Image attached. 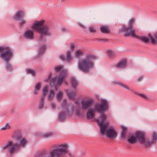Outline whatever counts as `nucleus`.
<instances>
[{
    "mask_svg": "<svg viewBox=\"0 0 157 157\" xmlns=\"http://www.w3.org/2000/svg\"><path fill=\"white\" fill-rule=\"evenodd\" d=\"M12 138L17 141H20L19 144L15 143L13 144L12 141H9L2 147V150L4 151L8 149L10 154L12 155L15 152L18 151L20 150L21 147H24L25 146L28 141L25 138H22V134L20 133H14L12 136Z\"/></svg>",
    "mask_w": 157,
    "mask_h": 157,
    "instance_id": "f257e3e1",
    "label": "nucleus"
},
{
    "mask_svg": "<svg viewBox=\"0 0 157 157\" xmlns=\"http://www.w3.org/2000/svg\"><path fill=\"white\" fill-rule=\"evenodd\" d=\"M107 118V115L105 113H102L96 121L100 127V133L101 135L103 136L106 134L107 137L112 139L117 136V133L115 130L112 127L108 128L105 131L106 128L109 126V123L106 121Z\"/></svg>",
    "mask_w": 157,
    "mask_h": 157,
    "instance_id": "f03ea898",
    "label": "nucleus"
},
{
    "mask_svg": "<svg viewBox=\"0 0 157 157\" xmlns=\"http://www.w3.org/2000/svg\"><path fill=\"white\" fill-rule=\"evenodd\" d=\"M97 59L96 56L93 54L87 55L86 58L79 61L78 63V68L84 72H89L90 70L93 68L94 67L93 60Z\"/></svg>",
    "mask_w": 157,
    "mask_h": 157,
    "instance_id": "7ed1b4c3",
    "label": "nucleus"
},
{
    "mask_svg": "<svg viewBox=\"0 0 157 157\" xmlns=\"http://www.w3.org/2000/svg\"><path fill=\"white\" fill-rule=\"evenodd\" d=\"M44 20L36 21L33 23L32 27L33 29L36 30L37 32L40 33V41L43 42L46 41V38L45 36H49L50 35L49 31V28L48 26H41L44 24Z\"/></svg>",
    "mask_w": 157,
    "mask_h": 157,
    "instance_id": "20e7f679",
    "label": "nucleus"
},
{
    "mask_svg": "<svg viewBox=\"0 0 157 157\" xmlns=\"http://www.w3.org/2000/svg\"><path fill=\"white\" fill-rule=\"evenodd\" d=\"M53 147L54 148L49 151L47 157H63L68 152V145L66 144L54 145Z\"/></svg>",
    "mask_w": 157,
    "mask_h": 157,
    "instance_id": "39448f33",
    "label": "nucleus"
},
{
    "mask_svg": "<svg viewBox=\"0 0 157 157\" xmlns=\"http://www.w3.org/2000/svg\"><path fill=\"white\" fill-rule=\"evenodd\" d=\"M134 21V19H130L128 22V26L126 27L124 25H123L122 28L120 29L119 32V33L124 32V36L125 37H128L130 36L132 37L136 36V30L134 29L133 26Z\"/></svg>",
    "mask_w": 157,
    "mask_h": 157,
    "instance_id": "423d86ee",
    "label": "nucleus"
},
{
    "mask_svg": "<svg viewBox=\"0 0 157 157\" xmlns=\"http://www.w3.org/2000/svg\"><path fill=\"white\" fill-rule=\"evenodd\" d=\"M137 141L144 147H148L152 144V142L150 141L145 137V133L141 131H137L135 133Z\"/></svg>",
    "mask_w": 157,
    "mask_h": 157,
    "instance_id": "0eeeda50",
    "label": "nucleus"
},
{
    "mask_svg": "<svg viewBox=\"0 0 157 157\" xmlns=\"http://www.w3.org/2000/svg\"><path fill=\"white\" fill-rule=\"evenodd\" d=\"M3 50H6V52L1 53L0 55V57L6 62H9L10 60L13 55V52L9 47H0V52Z\"/></svg>",
    "mask_w": 157,
    "mask_h": 157,
    "instance_id": "6e6552de",
    "label": "nucleus"
},
{
    "mask_svg": "<svg viewBox=\"0 0 157 157\" xmlns=\"http://www.w3.org/2000/svg\"><path fill=\"white\" fill-rule=\"evenodd\" d=\"M61 107L63 111L59 115V121H63L65 119L66 113H69L68 106L67 104V101L66 99H64L61 105Z\"/></svg>",
    "mask_w": 157,
    "mask_h": 157,
    "instance_id": "1a4fd4ad",
    "label": "nucleus"
},
{
    "mask_svg": "<svg viewBox=\"0 0 157 157\" xmlns=\"http://www.w3.org/2000/svg\"><path fill=\"white\" fill-rule=\"evenodd\" d=\"M109 104L105 100H102L100 104H96L95 110L99 113L105 111L108 108Z\"/></svg>",
    "mask_w": 157,
    "mask_h": 157,
    "instance_id": "9d476101",
    "label": "nucleus"
},
{
    "mask_svg": "<svg viewBox=\"0 0 157 157\" xmlns=\"http://www.w3.org/2000/svg\"><path fill=\"white\" fill-rule=\"evenodd\" d=\"M93 100L90 98L87 100H82L81 101L82 108L83 109H86L89 107L93 103Z\"/></svg>",
    "mask_w": 157,
    "mask_h": 157,
    "instance_id": "9b49d317",
    "label": "nucleus"
},
{
    "mask_svg": "<svg viewBox=\"0 0 157 157\" xmlns=\"http://www.w3.org/2000/svg\"><path fill=\"white\" fill-rule=\"evenodd\" d=\"M67 75V71L66 70L63 71L60 73L59 77L58 79L56 85L60 86L62 82V81Z\"/></svg>",
    "mask_w": 157,
    "mask_h": 157,
    "instance_id": "f8f14e48",
    "label": "nucleus"
},
{
    "mask_svg": "<svg viewBox=\"0 0 157 157\" xmlns=\"http://www.w3.org/2000/svg\"><path fill=\"white\" fill-rule=\"evenodd\" d=\"M33 31L31 30H27L24 33V36L27 39L32 40L34 38Z\"/></svg>",
    "mask_w": 157,
    "mask_h": 157,
    "instance_id": "ddd939ff",
    "label": "nucleus"
},
{
    "mask_svg": "<svg viewBox=\"0 0 157 157\" xmlns=\"http://www.w3.org/2000/svg\"><path fill=\"white\" fill-rule=\"evenodd\" d=\"M67 56L65 58L63 55H62L60 56V58L62 60H66L68 62H70L71 61L72 57L71 56V52L70 51L68 50L67 52Z\"/></svg>",
    "mask_w": 157,
    "mask_h": 157,
    "instance_id": "4468645a",
    "label": "nucleus"
},
{
    "mask_svg": "<svg viewBox=\"0 0 157 157\" xmlns=\"http://www.w3.org/2000/svg\"><path fill=\"white\" fill-rule=\"evenodd\" d=\"M25 16V13L22 11H18L14 16V19L15 20L18 21Z\"/></svg>",
    "mask_w": 157,
    "mask_h": 157,
    "instance_id": "2eb2a0df",
    "label": "nucleus"
},
{
    "mask_svg": "<svg viewBox=\"0 0 157 157\" xmlns=\"http://www.w3.org/2000/svg\"><path fill=\"white\" fill-rule=\"evenodd\" d=\"M95 115V111L93 109H89L86 114L87 118L88 119H91L94 117Z\"/></svg>",
    "mask_w": 157,
    "mask_h": 157,
    "instance_id": "dca6fc26",
    "label": "nucleus"
},
{
    "mask_svg": "<svg viewBox=\"0 0 157 157\" xmlns=\"http://www.w3.org/2000/svg\"><path fill=\"white\" fill-rule=\"evenodd\" d=\"M127 61L125 59H123L117 65V68H124L126 65Z\"/></svg>",
    "mask_w": 157,
    "mask_h": 157,
    "instance_id": "f3484780",
    "label": "nucleus"
},
{
    "mask_svg": "<svg viewBox=\"0 0 157 157\" xmlns=\"http://www.w3.org/2000/svg\"><path fill=\"white\" fill-rule=\"evenodd\" d=\"M148 36L151 40V42L153 44H156L157 43V34L154 35L153 36L151 34H148Z\"/></svg>",
    "mask_w": 157,
    "mask_h": 157,
    "instance_id": "a211bd4d",
    "label": "nucleus"
},
{
    "mask_svg": "<svg viewBox=\"0 0 157 157\" xmlns=\"http://www.w3.org/2000/svg\"><path fill=\"white\" fill-rule=\"evenodd\" d=\"M134 37L139 39L142 42L146 44L148 43L150 41V40L148 38L144 36H137L136 35V36Z\"/></svg>",
    "mask_w": 157,
    "mask_h": 157,
    "instance_id": "6ab92c4d",
    "label": "nucleus"
},
{
    "mask_svg": "<svg viewBox=\"0 0 157 157\" xmlns=\"http://www.w3.org/2000/svg\"><path fill=\"white\" fill-rule=\"evenodd\" d=\"M67 96L69 98L71 99H74V96L76 95V93L73 91L69 92L67 90H66Z\"/></svg>",
    "mask_w": 157,
    "mask_h": 157,
    "instance_id": "aec40b11",
    "label": "nucleus"
},
{
    "mask_svg": "<svg viewBox=\"0 0 157 157\" xmlns=\"http://www.w3.org/2000/svg\"><path fill=\"white\" fill-rule=\"evenodd\" d=\"M100 29L101 32L103 33L107 34L110 32V31L107 26H102L101 27Z\"/></svg>",
    "mask_w": 157,
    "mask_h": 157,
    "instance_id": "412c9836",
    "label": "nucleus"
},
{
    "mask_svg": "<svg viewBox=\"0 0 157 157\" xmlns=\"http://www.w3.org/2000/svg\"><path fill=\"white\" fill-rule=\"evenodd\" d=\"M122 130L121 133V136L122 139H124L126 137L125 134L127 130V128L124 126L122 127Z\"/></svg>",
    "mask_w": 157,
    "mask_h": 157,
    "instance_id": "4be33fe9",
    "label": "nucleus"
},
{
    "mask_svg": "<svg viewBox=\"0 0 157 157\" xmlns=\"http://www.w3.org/2000/svg\"><path fill=\"white\" fill-rule=\"evenodd\" d=\"M71 82L72 87L76 89V87L78 84L76 79L72 77L71 78Z\"/></svg>",
    "mask_w": 157,
    "mask_h": 157,
    "instance_id": "5701e85b",
    "label": "nucleus"
},
{
    "mask_svg": "<svg viewBox=\"0 0 157 157\" xmlns=\"http://www.w3.org/2000/svg\"><path fill=\"white\" fill-rule=\"evenodd\" d=\"M137 141L136 137L134 136H131L128 139V141L131 144H134Z\"/></svg>",
    "mask_w": 157,
    "mask_h": 157,
    "instance_id": "b1692460",
    "label": "nucleus"
},
{
    "mask_svg": "<svg viewBox=\"0 0 157 157\" xmlns=\"http://www.w3.org/2000/svg\"><path fill=\"white\" fill-rule=\"evenodd\" d=\"M107 53L109 57L111 59L114 58L116 56V53L112 50H108Z\"/></svg>",
    "mask_w": 157,
    "mask_h": 157,
    "instance_id": "393cba45",
    "label": "nucleus"
},
{
    "mask_svg": "<svg viewBox=\"0 0 157 157\" xmlns=\"http://www.w3.org/2000/svg\"><path fill=\"white\" fill-rule=\"evenodd\" d=\"M55 92L53 90H51L48 96V100L50 101H51L53 98L55 96Z\"/></svg>",
    "mask_w": 157,
    "mask_h": 157,
    "instance_id": "a878e982",
    "label": "nucleus"
},
{
    "mask_svg": "<svg viewBox=\"0 0 157 157\" xmlns=\"http://www.w3.org/2000/svg\"><path fill=\"white\" fill-rule=\"evenodd\" d=\"M45 49V45H43L40 48L39 51V56H40L42 55Z\"/></svg>",
    "mask_w": 157,
    "mask_h": 157,
    "instance_id": "bb28decb",
    "label": "nucleus"
},
{
    "mask_svg": "<svg viewBox=\"0 0 157 157\" xmlns=\"http://www.w3.org/2000/svg\"><path fill=\"white\" fill-rule=\"evenodd\" d=\"M44 96H42L40 100V104L39 106V108L40 109H42L44 107Z\"/></svg>",
    "mask_w": 157,
    "mask_h": 157,
    "instance_id": "cd10ccee",
    "label": "nucleus"
},
{
    "mask_svg": "<svg viewBox=\"0 0 157 157\" xmlns=\"http://www.w3.org/2000/svg\"><path fill=\"white\" fill-rule=\"evenodd\" d=\"M7 64L6 66V68L8 71H11L13 69V67L10 64L9 62H6Z\"/></svg>",
    "mask_w": 157,
    "mask_h": 157,
    "instance_id": "c85d7f7f",
    "label": "nucleus"
},
{
    "mask_svg": "<svg viewBox=\"0 0 157 157\" xmlns=\"http://www.w3.org/2000/svg\"><path fill=\"white\" fill-rule=\"evenodd\" d=\"M48 86H46L43 89V95L42 96L44 97V99L45 98V96L47 94L48 92Z\"/></svg>",
    "mask_w": 157,
    "mask_h": 157,
    "instance_id": "c756f323",
    "label": "nucleus"
},
{
    "mask_svg": "<svg viewBox=\"0 0 157 157\" xmlns=\"http://www.w3.org/2000/svg\"><path fill=\"white\" fill-rule=\"evenodd\" d=\"M63 96L62 93L60 91L57 95V98L58 101H60L61 100Z\"/></svg>",
    "mask_w": 157,
    "mask_h": 157,
    "instance_id": "7c9ffc66",
    "label": "nucleus"
},
{
    "mask_svg": "<svg viewBox=\"0 0 157 157\" xmlns=\"http://www.w3.org/2000/svg\"><path fill=\"white\" fill-rule=\"evenodd\" d=\"M63 68L62 66H59L56 67L55 69L56 72H59L63 69Z\"/></svg>",
    "mask_w": 157,
    "mask_h": 157,
    "instance_id": "2f4dec72",
    "label": "nucleus"
},
{
    "mask_svg": "<svg viewBox=\"0 0 157 157\" xmlns=\"http://www.w3.org/2000/svg\"><path fill=\"white\" fill-rule=\"evenodd\" d=\"M157 138V136L156 134V133L155 132H153L152 135V141H150V142H152V144L155 142V140H156Z\"/></svg>",
    "mask_w": 157,
    "mask_h": 157,
    "instance_id": "473e14b6",
    "label": "nucleus"
},
{
    "mask_svg": "<svg viewBox=\"0 0 157 157\" xmlns=\"http://www.w3.org/2000/svg\"><path fill=\"white\" fill-rule=\"evenodd\" d=\"M26 72L28 74H31L34 76L35 75V72L34 70L30 69H27L26 70Z\"/></svg>",
    "mask_w": 157,
    "mask_h": 157,
    "instance_id": "72a5a7b5",
    "label": "nucleus"
},
{
    "mask_svg": "<svg viewBox=\"0 0 157 157\" xmlns=\"http://www.w3.org/2000/svg\"><path fill=\"white\" fill-rule=\"evenodd\" d=\"M117 84H119V85H121V86H122L124 87V88L126 89H127L128 90H130L131 91H132V92H133V91L132 90H130L129 88L128 87V86H127L126 85L124 84L123 83L121 82H119Z\"/></svg>",
    "mask_w": 157,
    "mask_h": 157,
    "instance_id": "f704fd0d",
    "label": "nucleus"
},
{
    "mask_svg": "<svg viewBox=\"0 0 157 157\" xmlns=\"http://www.w3.org/2000/svg\"><path fill=\"white\" fill-rule=\"evenodd\" d=\"M83 53L82 52L81 50H79L75 52V54L76 56H79Z\"/></svg>",
    "mask_w": 157,
    "mask_h": 157,
    "instance_id": "c9c22d12",
    "label": "nucleus"
},
{
    "mask_svg": "<svg viewBox=\"0 0 157 157\" xmlns=\"http://www.w3.org/2000/svg\"><path fill=\"white\" fill-rule=\"evenodd\" d=\"M52 135V133L49 132L44 134L43 135V136L44 138H48L51 136Z\"/></svg>",
    "mask_w": 157,
    "mask_h": 157,
    "instance_id": "e433bc0d",
    "label": "nucleus"
},
{
    "mask_svg": "<svg viewBox=\"0 0 157 157\" xmlns=\"http://www.w3.org/2000/svg\"><path fill=\"white\" fill-rule=\"evenodd\" d=\"M45 155L43 152H40L37 153L36 155V157H45Z\"/></svg>",
    "mask_w": 157,
    "mask_h": 157,
    "instance_id": "4c0bfd02",
    "label": "nucleus"
},
{
    "mask_svg": "<svg viewBox=\"0 0 157 157\" xmlns=\"http://www.w3.org/2000/svg\"><path fill=\"white\" fill-rule=\"evenodd\" d=\"M10 128V127L9 125V124H8L7 123L6 124L5 126L4 127L1 128V130H6V129H8Z\"/></svg>",
    "mask_w": 157,
    "mask_h": 157,
    "instance_id": "58836bf2",
    "label": "nucleus"
},
{
    "mask_svg": "<svg viewBox=\"0 0 157 157\" xmlns=\"http://www.w3.org/2000/svg\"><path fill=\"white\" fill-rule=\"evenodd\" d=\"M41 84L39 82L37 83L35 86L36 90H39L40 88Z\"/></svg>",
    "mask_w": 157,
    "mask_h": 157,
    "instance_id": "ea45409f",
    "label": "nucleus"
},
{
    "mask_svg": "<svg viewBox=\"0 0 157 157\" xmlns=\"http://www.w3.org/2000/svg\"><path fill=\"white\" fill-rule=\"evenodd\" d=\"M134 92V93L137 95H138L139 96H140L141 97H142V98H145V99H147V97L145 95H144L143 94H138V93H137L136 92Z\"/></svg>",
    "mask_w": 157,
    "mask_h": 157,
    "instance_id": "a19ab883",
    "label": "nucleus"
},
{
    "mask_svg": "<svg viewBox=\"0 0 157 157\" xmlns=\"http://www.w3.org/2000/svg\"><path fill=\"white\" fill-rule=\"evenodd\" d=\"M63 33H67L69 32V30L68 29H66L65 28L63 27L61 29Z\"/></svg>",
    "mask_w": 157,
    "mask_h": 157,
    "instance_id": "79ce46f5",
    "label": "nucleus"
},
{
    "mask_svg": "<svg viewBox=\"0 0 157 157\" xmlns=\"http://www.w3.org/2000/svg\"><path fill=\"white\" fill-rule=\"evenodd\" d=\"M89 30L90 33H95L96 32V30L92 27H90L89 28Z\"/></svg>",
    "mask_w": 157,
    "mask_h": 157,
    "instance_id": "37998d69",
    "label": "nucleus"
},
{
    "mask_svg": "<svg viewBox=\"0 0 157 157\" xmlns=\"http://www.w3.org/2000/svg\"><path fill=\"white\" fill-rule=\"evenodd\" d=\"M57 80V77H55L52 78V83L54 85L55 84V83L56 82Z\"/></svg>",
    "mask_w": 157,
    "mask_h": 157,
    "instance_id": "c03bdc74",
    "label": "nucleus"
},
{
    "mask_svg": "<svg viewBox=\"0 0 157 157\" xmlns=\"http://www.w3.org/2000/svg\"><path fill=\"white\" fill-rule=\"evenodd\" d=\"M26 21L25 20H22L20 22V25L21 27L22 26L25 24L26 23Z\"/></svg>",
    "mask_w": 157,
    "mask_h": 157,
    "instance_id": "a18cd8bd",
    "label": "nucleus"
},
{
    "mask_svg": "<svg viewBox=\"0 0 157 157\" xmlns=\"http://www.w3.org/2000/svg\"><path fill=\"white\" fill-rule=\"evenodd\" d=\"M70 49L72 51H73L74 50L75 46L74 44L73 43H71L70 44Z\"/></svg>",
    "mask_w": 157,
    "mask_h": 157,
    "instance_id": "49530a36",
    "label": "nucleus"
},
{
    "mask_svg": "<svg viewBox=\"0 0 157 157\" xmlns=\"http://www.w3.org/2000/svg\"><path fill=\"white\" fill-rule=\"evenodd\" d=\"M52 73H51L49 75L47 78L45 80H44L45 82H47L49 80L50 78H51V77L52 76Z\"/></svg>",
    "mask_w": 157,
    "mask_h": 157,
    "instance_id": "de8ad7c7",
    "label": "nucleus"
},
{
    "mask_svg": "<svg viewBox=\"0 0 157 157\" xmlns=\"http://www.w3.org/2000/svg\"><path fill=\"white\" fill-rule=\"evenodd\" d=\"M51 107L52 109H55L56 107V105L53 103H52L51 104Z\"/></svg>",
    "mask_w": 157,
    "mask_h": 157,
    "instance_id": "09e8293b",
    "label": "nucleus"
},
{
    "mask_svg": "<svg viewBox=\"0 0 157 157\" xmlns=\"http://www.w3.org/2000/svg\"><path fill=\"white\" fill-rule=\"evenodd\" d=\"M76 115L78 116H80V111L79 110H77L76 112Z\"/></svg>",
    "mask_w": 157,
    "mask_h": 157,
    "instance_id": "8fccbe9b",
    "label": "nucleus"
},
{
    "mask_svg": "<svg viewBox=\"0 0 157 157\" xmlns=\"http://www.w3.org/2000/svg\"><path fill=\"white\" fill-rule=\"evenodd\" d=\"M143 77H141L137 79V81L138 82L140 81L143 78Z\"/></svg>",
    "mask_w": 157,
    "mask_h": 157,
    "instance_id": "3c124183",
    "label": "nucleus"
},
{
    "mask_svg": "<svg viewBox=\"0 0 157 157\" xmlns=\"http://www.w3.org/2000/svg\"><path fill=\"white\" fill-rule=\"evenodd\" d=\"M38 90H35V91H34V94H38Z\"/></svg>",
    "mask_w": 157,
    "mask_h": 157,
    "instance_id": "603ef678",
    "label": "nucleus"
},
{
    "mask_svg": "<svg viewBox=\"0 0 157 157\" xmlns=\"http://www.w3.org/2000/svg\"><path fill=\"white\" fill-rule=\"evenodd\" d=\"M80 26L82 27V28H85V27L83 25H80Z\"/></svg>",
    "mask_w": 157,
    "mask_h": 157,
    "instance_id": "864d4df0",
    "label": "nucleus"
},
{
    "mask_svg": "<svg viewBox=\"0 0 157 157\" xmlns=\"http://www.w3.org/2000/svg\"><path fill=\"white\" fill-rule=\"evenodd\" d=\"M64 83H65V84H66V85H67L68 83H67V81H64Z\"/></svg>",
    "mask_w": 157,
    "mask_h": 157,
    "instance_id": "5fc2aeb1",
    "label": "nucleus"
},
{
    "mask_svg": "<svg viewBox=\"0 0 157 157\" xmlns=\"http://www.w3.org/2000/svg\"><path fill=\"white\" fill-rule=\"evenodd\" d=\"M106 40V41H107V40Z\"/></svg>",
    "mask_w": 157,
    "mask_h": 157,
    "instance_id": "6e6d98bb",
    "label": "nucleus"
},
{
    "mask_svg": "<svg viewBox=\"0 0 157 157\" xmlns=\"http://www.w3.org/2000/svg\"><path fill=\"white\" fill-rule=\"evenodd\" d=\"M70 155H71V157H74V156H71V154H70Z\"/></svg>",
    "mask_w": 157,
    "mask_h": 157,
    "instance_id": "4d7b16f0",
    "label": "nucleus"
},
{
    "mask_svg": "<svg viewBox=\"0 0 157 157\" xmlns=\"http://www.w3.org/2000/svg\"><path fill=\"white\" fill-rule=\"evenodd\" d=\"M64 1H65V0H61V1L62 2H63Z\"/></svg>",
    "mask_w": 157,
    "mask_h": 157,
    "instance_id": "13d9d810",
    "label": "nucleus"
}]
</instances>
